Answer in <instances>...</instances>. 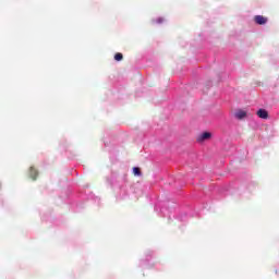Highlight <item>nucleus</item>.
Instances as JSON below:
<instances>
[{
	"label": "nucleus",
	"mask_w": 279,
	"mask_h": 279,
	"mask_svg": "<svg viewBox=\"0 0 279 279\" xmlns=\"http://www.w3.org/2000/svg\"><path fill=\"white\" fill-rule=\"evenodd\" d=\"M133 173H134V175L141 177L142 175L141 168H138V167L133 168Z\"/></svg>",
	"instance_id": "7"
},
{
	"label": "nucleus",
	"mask_w": 279,
	"mask_h": 279,
	"mask_svg": "<svg viewBox=\"0 0 279 279\" xmlns=\"http://www.w3.org/2000/svg\"><path fill=\"white\" fill-rule=\"evenodd\" d=\"M257 117H259V119H269V113L265 109H259L257 111Z\"/></svg>",
	"instance_id": "5"
},
{
	"label": "nucleus",
	"mask_w": 279,
	"mask_h": 279,
	"mask_svg": "<svg viewBox=\"0 0 279 279\" xmlns=\"http://www.w3.org/2000/svg\"><path fill=\"white\" fill-rule=\"evenodd\" d=\"M28 175L34 181L38 180V169H36L35 167H31L29 170H28Z\"/></svg>",
	"instance_id": "3"
},
{
	"label": "nucleus",
	"mask_w": 279,
	"mask_h": 279,
	"mask_svg": "<svg viewBox=\"0 0 279 279\" xmlns=\"http://www.w3.org/2000/svg\"><path fill=\"white\" fill-rule=\"evenodd\" d=\"M234 117H235V119L242 120L247 117V112H245V110L240 109L234 113Z\"/></svg>",
	"instance_id": "4"
},
{
	"label": "nucleus",
	"mask_w": 279,
	"mask_h": 279,
	"mask_svg": "<svg viewBox=\"0 0 279 279\" xmlns=\"http://www.w3.org/2000/svg\"><path fill=\"white\" fill-rule=\"evenodd\" d=\"M211 137H213V134L210 132H204L197 136L196 141L197 143H204V141H208Z\"/></svg>",
	"instance_id": "1"
},
{
	"label": "nucleus",
	"mask_w": 279,
	"mask_h": 279,
	"mask_svg": "<svg viewBox=\"0 0 279 279\" xmlns=\"http://www.w3.org/2000/svg\"><path fill=\"white\" fill-rule=\"evenodd\" d=\"M114 60H116L117 62H121V60H123V53L117 52V53L114 54Z\"/></svg>",
	"instance_id": "6"
},
{
	"label": "nucleus",
	"mask_w": 279,
	"mask_h": 279,
	"mask_svg": "<svg viewBox=\"0 0 279 279\" xmlns=\"http://www.w3.org/2000/svg\"><path fill=\"white\" fill-rule=\"evenodd\" d=\"M267 21L268 19L263 16V15H255L254 16V22L257 24V25H265L267 24Z\"/></svg>",
	"instance_id": "2"
}]
</instances>
